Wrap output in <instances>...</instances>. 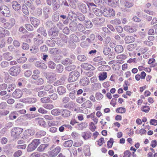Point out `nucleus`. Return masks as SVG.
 <instances>
[{"mask_svg":"<svg viewBox=\"0 0 157 157\" xmlns=\"http://www.w3.org/2000/svg\"><path fill=\"white\" fill-rule=\"evenodd\" d=\"M23 130L22 129L19 128H13L11 131V136L15 139L22 138V137H21V134Z\"/></svg>","mask_w":157,"mask_h":157,"instance_id":"1","label":"nucleus"},{"mask_svg":"<svg viewBox=\"0 0 157 157\" xmlns=\"http://www.w3.org/2000/svg\"><path fill=\"white\" fill-rule=\"evenodd\" d=\"M79 76V72L77 71H72L69 73L68 81L70 82H74L78 79Z\"/></svg>","mask_w":157,"mask_h":157,"instance_id":"2","label":"nucleus"},{"mask_svg":"<svg viewBox=\"0 0 157 157\" xmlns=\"http://www.w3.org/2000/svg\"><path fill=\"white\" fill-rule=\"evenodd\" d=\"M40 143V140L36 139L34 140L27 147L28 152H31L34 150Z\"/></svg>","mask_w":157,"mask_h":157,"instance_id":"3","label":"nucleus"},{"mask_svg":"<svg viewBox=\"0 0 157 157\" xmlns=\"http://www.w3.org/2000/svg\"><path fill=\"white\" fill-rule=\"evenodd\" d=\"M9 74L13 76H16L20 73V67L18 66H15L12 67L8 71Z\"/></svg>","mask_w":157,"mask_h":157,"instance_id":"4","label":"nucleus"},{"mask_svg":"<svg viewBox=\"0 0 157 157\" xmlns=\"http://www.w3.org/2000/svg\"><path fill=\"white\" fill-rule=\"evenodd\" d=\"M45 76L48 80V82L49 83H52L56 80V74L54 73H47Z\"/></svg>","mask_w":157,"mask_h":157,"instance_id":"5","label":"nucleus"},{"mask_svg":"<svg viewBox=\"0 0 157 157\" xmlns=\"http://www.w3.org/2000/svg\"><path fill=\"white\" fill-rule=\"evenodd\" d=\"M0 11L4 16L9 17L10 15L9 9L5 5H3L0 7Z\"/></svg>","mask_w":157,"mask_h":157,"instance_id":"6","label":"nucleus"},{"mask_svg":"<svg viewBox=\"0 0 157 157\" xmlns=\"http://www.w3.org/2000/svg\"><path fill=\"white\" fill-rule=\"evenodd\" d=\"M103 14L106 17H111L115 15L114 11L113 9L110 8L104 9Z\"/></svg>","mask_w":157,"mask_h":157,"instance_id":"7","label":"nucleus"},{"mask_svg":"<svg viewBox=\"0 0 157 157\" xmlns=\"http://www.w3.org/2000/svg\"><path fill=\"white\" fill-rule=\"evenodd\" d=\"M78 8L82 13H86L88 11V8L86 5L82 3H79L78 4Z\"/></svg>","mask_w":157,"mask_h":157,"instance_id":"8","label":"nucleus"},{"mask_svg":"<svg viewBox=\"0 0 157 157\" xmlns=\"http://www.w3.org/2000/svg\"><path fill=\"white\" fill-rule=\"evenodd\" d=\"M61 148L59 146H57L54 149L51 150L48 152L49 155L52 157H55L60 152Z\"/></svg>","mask_w":157,"mask_h":157,"instance_id":"9","label":"nucleus"},{"mask_svg":"<svg viewBox=\"0 0 157 157\" xmlns=\"http://www.w3.org/2000/svg\"><path fill=\"white\" fill-rule=\"evenodd\" d=\"M83 69L93 71L95 69V67L90 64L87 63H83L81 65Z\"/></svg>","mask_w":157,"mask_h":157,"instance_id":"10","label":"nucleus"},{"mask_svg":"<svg viewBox=\"0 0 157 157\" xmlns=\"http://www.w3.org/2000/svg\"><path fill=\"white\" fill-rule=\"evenodd\" d=\"M59 32L57 30V28L54 27L51 28L48 32L49 36H56L58 35Z\"/></svg>","mask_w":157,"mask_h":157,"instance_id":"11","label":"nucleus"},{"mask_svg":"<svg viewBox=\"0 0 157 157\" xmlns=\"http://www.w3.org/2000/svg\"><path fill=\"white\" fill-rule=\"evenodd\" d=\"M30 20L31 24L34 27H37L40 23V20L35 17H30Z\"/></svg>","mask_w":157,"mask_h":157,"instance_id":"12","label":"nucleus"},{"mask_svg":"<svg viewBox=\"0 0 157 157\" xmlns=\"http://www.w3.org/2000/svg\"><path fill=\"white\" fill-rule=\"evenodd\" d=\"M22 95V92L21 90L17 89L12 94L13 97L16 98H21Z\"/></svg>","mask_w":157,"mask_h":157,"instance_id":"13","label":"nucleus"},{"mask_svg":"<svg viewBox=\"0 0 157 157\" xmlns=\"http://www.w3.org/2000/svg\"><path fill=\"white\" fill-rule=\"evenodd\" d=\"M51 10L50 7L48 6H45L43 8V13L44 17L45 19L48 18L49 17V13Z\"/></svg>","mask_w":157,"mask_h":157,"instance_id":"14","label":"nucleus"},{"mask_svg":"<svg viewBox=\"0 0 157 157\" xmlns=\"http://www.w3.org/2000/svg\"><path fill=\"white\" fill-rule=\"evenodd\" d=\"M90 83L89 78L86 77H83L80 80L79 83L82 86H86L88 85Z\"/></svg>","mask_w":157,"mask_h":157,"instance_id":"15","label":"nucleus"},{"mask_svg":"<svg viewBox=\"0 0 157 157\" xmlns=\"http://www.w3.org/2000/svg\"><path fill=\"white\" fill-rule=\"evenodd\" d=\"M36 99L35 98H27L24 100L25 103L30 104L34 103L36 102Z\"/></svg>","mask_w":157,"mask_h":157,"instance_id":"16","label":"nucleus"},{"mask_svg":"<svg viewBox=\"0 0 157 157\" xmlns=\"http://www.w3.org/2000/svg\"><path fill=\"white\" fill-rule=\"evenodd\" d=\"M13 9L16 11H18L21 8V5L16 1H13L11 3Z\"/></svg>","mask_w":157,"mask_h":157,"instance_id":"17","label":"nucleus"},{"mask_svg":"<svg viewBox=\"0 0 157 157\" xmlns=\"http://www.w3.org/2000/svg\"><path fill=\"white\" fill-rule=\"evenodd\" d=\"M124 30L129 33H133L136 31V29L135 27L133 26L126 25L124 27Z\"/></svg>","mask_w":157,"mask_h":157,"instance_id":"18","label":"nucleus"},{"mask_svg":"<svg viewBox=\"0 0 157 157\" xmlns=\"http://www.w3.org/2000/svg\"><path fill=\"white\" fill-rule=\"evenodd\" d=\"M68 17L71 20H76L77 18V14L74 11H71L68 13Z\"/></svg>","mask_w":157,"mask_h":157,"instance_id":"19","label":"nucleus"},{"mask_svg":"<svg viewBox=\"0 0 157 157\" xmlns=\"http://www.w3.org/2000/svg\"><path fill=\"white\" fill-rule=\"evenodd\" d=\"M39 50L38 47L37 45H36L35 44L30 47V51L31 53L33 54H36L38 52Z\"/></svg>","mask_w":157,"mask_h":157,"instance_id":"20","label":"nucleus"},{"mask_svg":"<svg viewBox=\"0 0 157 157\" xmlns=\"http://www.w3.org/2000/svg\"><path fill=\"white\" fill-rule=\"evenodd\" d=\"M49 145V144H41L38 147L37 150L39 151H43L48 147Z\"/></svg>","mask_w":157,"mask_h":157,"instance_id":"21","label":"nucleus"},{"mask_svg":"<svg viewBox=\"0 0 157 157\" xmlns=\"http://www.w3.org/2000/svg\"><path fill=\"white\" fill-rule=\"evenodd\" d=\"M114 50L116 53H120L123 51L124 48L122 45H117L115 47Z\"/></svg>","mask_w":157,"mask_h":157,"instance_id":"22","label":"nucleus"},{"mask_svg":"<svg viewBox=\"0 0 157 157\" xmlns=\"http://www.w3.org/2000/svg\"><path fill=\"white\" fill-rule=\"evenodd\" d=\"M37 32L39 33H40L44 36L46 37L47 36V31L44 27H40L37 30Z\"/></svg>","mask_w":157,"mask_h":157,"instance_id":"23","label":"nucleus"},{"mask_svg":"<svg viewBox=\"0 0 157 157\" xmlns=\"http://www.w3.org/2000/svg\"><path fill=\"white\" fill-rule=\"evenodd\" d=\"M92 103L91 101L89 100H87L81 105V106L88 108H90L92 106Z\"/></svg>","mask_w":157,"mask_h":157,"instance_id":"24","label":"nucleus"},{"mask_svg":"<svg viewBox=\"0 0 157 157\" xmlns=\"http://www.w3.org/2000/svg\"><path fill=\"white\" fill-rule=\"evenodd\" d=\"M91 133L90 132H86L82 133V136L85 140H87L91 137Z\"/></svg>","mask_w":157,"mask_h":157,"instance_id":"25","label":"nucleus"},{"mask_svg":"<svg viewBox=\"0 0 157 157\" xmlns=\"http://www.w3.org/2000/svg\"><path fill=\"white\" fill-rule=\"evenodd\" d=\"M57 91L59 95H63L66 92V88L63 86H59L57 88Z\"/></svg>","mask_w":157,"mask_h":157,"instance_id":"26","label":"nucleus"},{"mask_svg":"<svg viewBox=\"0 0 157 157\" xmlns=\"http://www.w3.org/2000/svg\"><path fill=\"white\" fill-rule=\"evenodd\" d=\"M3 56L5 59L8 61L12 60L13 58L11 54L9 52L4 53Z\"/></svg>","mask_w":157,"mask_h":157,"instance_id":"27","label":"nucleus"},{"mask_svg":"<svg viewBox=\"0 0 157 157\" xmlns=\"http://www.w3.org/2000/svg\"><path fill=\"white\" fill-rule=\"evenodd\" d=\"M52 9L54 11L58 10L60 7L59 2L57 0L52 3Z\"/></svg>","mask_w":157,"mask_h":157,"instance_id":"28","label":"nucleus"},{"mask_svg":"<svg viewBox=\"0 0 157 157\" xmlns=\"http://www.w3.org/2000/svg\"><path fill=\"white\" fill-rule=\"evenodd\" d=\"M135 39L132 36H127L124 38V40L125 43H130L134 41Z\"/></svg>","mask_w":157,"mask_h":157,"instance_id":"29","label":"nucleus"},{"mask_svg":"<svg viewBox=\"0 0 157 157\" xmlns=\"http://www.w3.org/2000/svg\"><path fill=\"white\" fill-rule=\"evenodd\" d=\"M40 101L43 103L47 104L49 103H52V101L50 100V98L48 97H45L40 99Z\"/></svg>","mask_w":157,"mask_h":157,"instance_id":"30","label":"nucleus"},{"mask_svg":"<svg viewBox=\"0 0 157 157\" xmlns=\"http://www.w3.org/2000/svg\"><path fill=\"white\" fill-rule=\"evenodd\" d=\"M69 27L71 31H75L77 29V23L74 22H71L69 24Z\"/></svg>","mask_w":157,"mask_h":157,"instance_id":"31","label":"nucleus"},{"mask_svg":"<svg viewBox=\"0 0 157 157\" xmlns=\"http://www.w3.org/2000/svg\"><path fill=\"white\" fill-rule=\"evenodd\" d=\"M52 19L53 21H57L59 19V15L57 12H54L52 16Z\"/></svg>","mask_w":157,"mask_h":157,"instance_id":"32","label":"nucleus"},{"mask_svg":"<svg viewBox=\"0 0 157 157\" xmlns=\"http://www.w3.org/2000/svg\"><path fill=\"white\" fill-rule=\"evenodd\" d=\"M93 11L94 14L97 16H100L102 15L103 14V12L100 9L96 8H94Z\"/></svg>","mask_w":157,"mask_h":157,"instance_id":"33","label":"nucleus"},{"mask_svg":"<svg viewBox=\"0 0 157 157\" xmlns=\"http://www.w3.org/2000/svg\"><path fill=\"white\" fill-rule=\"evenodd\" d=\"M78 60L81 62H85L87 60V58L83 55H78L77 57Z\"/></svg>","mask_w":157,"mask_h":157,"instance_id":"34","label":"nucleus"},{"mask_svg":"<svg viewBox=\"0 0 157 157\" xmlns=\"http://www.w3.org/2000/svg\"><path fill=\"white\" fill-rule=\"evenodd\" d=\"M73 144V141L71 140H69L65 141L63 144V146L66 147H71Z\"/></svg>","mask_w":157,"mask_h":157,"instance_id":"35","label":"nucleus"},{"mask_svg":"<svg viewBox=\"0 0 157 157\" xmlns=\"http://www.w3.org/2000/svg\"><path fill=\"white\" fill-rule=\"evenodd\" d=\"M107 77V73L106 72H102L99 74V77L100 80H105Z\"/></svg>","mask_w":157,"mask_h":157,"instance_id":"36","label":"nucleus"},{"mask_svg":"<svg viewBox=\"0 0 157 157\" xmlns=\"http://www.w3.org/2000/svg\"><path fill=\"white\" fill-rule=\"evenodd\" d=\"M71 112L67 109H63L62 116L63 117H67L70 116Z\"/></svg>","mask_w":157,"mask_h":157,"instance_id":"37","label":"nucleus"},{"mask_svg":"<svg viewBox=\"0 0 157 157\" xmlns=\"http://www.w3.org/2000/svg\"><path fill=\"white\" fill-rule=\"evenodd\" d=\"M75 104L73 101H70L68 103L64 105H63L64 107L71 109L73 108L75 106Z\"/></svg>","mask_w":157,"mask_h":157,"instance_id":"38","label":"nucleus"},{"mask_svg":"<svg viewBox=\"0 0 157 157\" xmlns=\"http://www.w3.org/2000/svg\"><path fill=\"white\" fill-rule=\"evenodd\" d=\"M76 87V84L75 83H71L67 85V87L69 90H72L75 89Z\"/></svg>","mask_w":157,"mask_h":157,"instance_id":"39","label":"nucleus"},{"mask_svg":"<svg viewBox=\"0 0 157 157\" xmlns=\"http://www.w3.org/2000/svg\"><path fill=\"white\" fill-rule=\"evenodd\" d=\"M22 12L23 13L26 15H28L29 14V11L28 7L25 4H24L22 6Z\"/></svg>","mask_w":157,"mask_h":157,"instance_id":"40","label":"nucleus"},{"mask_svg":"<svg viewBox=\"0 0 157 157\" xmlns=\"http://www.w3.org/2000/svg\"><path fill=\"white\" fill-rule=\"evenodd\" d=\"M137 44H131L127 46V49L129 51H132L136 47Z\"/></svg>","mask_w":157,"mask_h":157,"instance_id":"41","label":"nucleus"},{"mask_svg":"<svg viewBox=\"0 0 157 157\" xmlns=\"http://www.w3.org/2000/svg\"><path fill=\"white\" fill-rule=\"evenodd\" d=\"M51 113L54 116H58L60 114L61 110L59 109H56L52 110Z\"/></svg>","mask_w":157,"mask_h":157,"instance_id":"42","label":"nucleus"},{"mask_svg":"<svg viewBox=\"0 0 157 157\" xmlns=\"http://www.w3.org/2000/svg\"><path fill=\"white\" fill-rule=\"evenodd\" d=\"M49 53L51 54L56 55L59 54V52L58 49L57 48H51L49 51Z\"/></svg>","mask_w":157,"mask_h":157,"instance_id":"43","label":"nucleus"},{"mask_svg":"<svg viewBox=\"0 0 157 157\" xmlns=\"http://www.w3.org/2000/svg\"><path fill=\"white\" fill-rule=\"evenodd\" d=\"M44 82V81L42 78H39L37 80L34 82V83L37 85H41Z\"/></svg>","mask_w":157,"mask_h":157,"instance_id":"44","label":"nucleus"},{"mask_svg":"<svg viewBox=\"0 0 157 157\" xmlns=\"http://www.w3.org/2000/svg\"><path fill=\"white\" fill-rule=\"evenodd\" d=\"M45 43L47 45L50 47L54 46L55 45V42L51 38L50 40H47Z\"/></svg>","mask_w":157,"mask_h":157,"instance_id":"45","label":"nucleus"},{"mask_svg":"<svg viewBox=\"0 0 157 157\" xmlns=\"http://www.w3.org/2000/svg\"><path fill=\"white\" fill-rule=\"evenodd\" d=\"M77 18L80 21H83L85 20V17L82 13H77Z\"/></svg>","mask_w":157,"mask_h":157,"instance_id":"46","label":"nucleus"},{"mask_svg":"<svg viewBox=\"0 0 157 157\" xmlns=\"http://www.w3.org/2000/svg\"><path fill=\"white\" fill-rule=\"evenodd\" d=\"M51 56H48L47 55L43 54V56L42 58V59L45 61L46 63H47L51 60Z\"/></svg>","mask_w":157,"mask_h":157,"instance_id":"47","label":"nucleus"},{"mask_svg":"<svg viewBox=\"0 0 157 157\" xmlns=\"http://www.w3.org/2000/svg\"><path fill=\"white\" fill-rule=\"evenodd\" d=\"M124 6L127 8H130L132 7L133 5V2H130L128 1H125L124 2L123 4Z\"/></svg>","mask_w":157,"mask_h":157,"instance_id":"48","label":"nucleus"},{"mask_svg":"<svg viewBox=\"0 0 157 157\" xmlns=\"http://www.w3.org/2000/svg\"><path fill=\"white\" fill-rule=\"evenodd\" d=\"M85 25L86 28H91L93 26V24L89 20L85 21Z\"/></svg>","mask_w":157,"mask_h":157,"instance_id":"49","label":"nucleus"},{"mask_svg":"<svg viewBox=\"0 0 157 157\" xmlns=\"http://www.w3.org/2000/svg\"><path fill=\"white\" fill-rule=\"evenodd\" d=\"M72 63V61L69 58H67L65 60H63L62 61V63L63 64L66 65L69 64H71Z\"/></svg>","mask_w":157,"mask_h":157,"instance_id":"50","label":"nucleus"},{"mask_svg":"<svg viewBox=\"0 0 157 157\" xmlns=\"http://www.w3.org/2000/svg\"><path fill=\"white\" fill-rule=\"evenodd\" d=\"M76 66L74 65H71L65 67V70L68 71H70L75 69Z\"/></svg>","mask_w":157,"mask_h":157,"instance_id":"51","label":"nucleus"},{"mask_svg":"<svg viewBox=\"0 0 157 157\" xmlns=\"http://www.w3.org/2000/svg\"><path fill=\"white\" fill-rule=\"evenodd\" d=\"M70 38L73 41L75 42H77L79 41L78 38L75 34H71L70 36Z\"/></svg>","mask_w":157,"mask_h":157,"instance_id":"52","label":"nucleus"},{"mask_svg":"<svg viewBox=\"0 0 157 157\" xmlns=\"http://www.w3.org/2000/svg\"><path fill=\"white\" fill-rule=\"evenodd\" d=\"M48 65V67L49 68L52 69H54L55 68L56 64L51 60L47 63Z\"/></svg>","mask_w":157,"mask_h":157,"instance_id":"53","label":"nucleus"},{"mask_svg":"<svg viewBox=\"0 0 157 157\" xmlns=\"http://www.w3.org/2000/svg\"><path fill=\"white\" fill-rule=\"evenodd\" d=\"M106 3L112 7H116V5L114 3L113 1L111 0H103Z\"/></svg>","mask_w":157,"mask_h":157,"instance_id":"54","label":"nucleus"},{"mask_svg":"<svg viewBox=\"0 0 157 157\" xmlns=\"http://www.w3.org/2000/svg\"><path fill=\"white\" fill-rule=\"evenodd\" d=\"M111 49L109 47H105L103 49V53L105 55H107L109 53L111 52Z\"/></svg>","mask_w":157,"mask_h":157,"instance_id":"55","label":"nucleus"},{"mask_svg":"<svg viewBox=\"0 0 157 157\" xmlns=\"http://www.w3.org/2000/svg\"><path fill=\"white\" fill-rule=\"evenodd\" d=\"M63 66L60 64L58 65L56 67V70L57 72L61 73L63 71Z\"/></svg>","mask_w":157,"mask_h":157,"instance_id":"56","label":"nucleus"},{"mask_svg":"<svg viewBox=\"0 0 157 157\" xmlns=\"http://www.w3.org/2000/svg\"><path fill=\"white\" fill-rule=\"evenodd\" d=\"M46 134V132L44 131H40L36 133V135L37 137H40L42 136L45 135Z\"/></svg>","mask_w":157,"mask_h":157,"instance_id":"57","label":"nucleus"},{"mask_svg":"<svg viewBox=\"0 0 157 157\" xmlns=\"http://www.w3.org/2000/svg\"><path fill=\"white\" fill-rule=\"evenodd\" d=\"M79 126V128L80 130H82L83 128H86L87 127V124L86 122H82L81 123L78 124Z\"/></svg>","mask_w":157,"mask_h":157,"instance_id":"58","label":"nucleus"},{"mask_svg":"<svg viewBox=\"0 0 157 157\" xmlns=\"http://www.w3.org/2000/svg\"><path fill=\"white\" fill-rule=\"evenodd\" d=\"M54 23L51 21H47L45 25L47 28H53V26Z\"/></svg>","mask_w":157,"mask_h":157,"instance_id":"59","label":"nucleus"},{"mask_svg":"<svg viewBox=\"0 0 157 157\" xmlns=\"http://www.w3.org/2000/svg\"><path fill=\"white\" fill-rule=\"evenodd\" d=\"M96 98L98 100H101L103 97V95L100 93H97L95 95Z\"/></svg>","mask_w":157,"mask_h":157,"instance_id":"60","label":"nucleus"},{"mask_svg":"<svg viewBox=\"0 0 157 157\" xmlns=\"http://www.w3.org/2000/svg\"><path fill=\"white\" fill-rule=\"evenodd\" d=\"M76 93V92L75 90H72L70 93L69 96L71 99L74 100L75 98V94Z\"/></svg>","mask_w":157,"mask_h":157,"instance_id":"61","label":"nucleus"},{"mask_svg":"<svg viewBox=\"0 0 157 157\" xmlns=\"http://www.w3.org/2000/svg\"><path fill=\"white\" fill-rule=\"evenodd\" d=\"M110 23L113 25H117L120 24L121 21L119 19H116L111 21Z\"/></svg>","mask_w":157,"mask_h":157,"instance_id":"62","label":"nucleus"},{"mask_svg":"<svg viewBox=\"0 0 157 157\" xmlns=\"http://www.w3.org/2000/svg\"><path fill=\"white\" fill-rule=\"evenodd\" d=\"M45 90L48 91L51 90L53 87L52 85L50 84L45 85L44 86H43Z\"/></svg>","mask_w":157,"mask_h":157,"instance_id":"63","label":"nucleus"},{"mask_svg":"<svg viewBox=\"0 0 157 157\" xmlns=\"http://www.w3.org/2000/svg\"><path fill=\"white\" fill-rule=\"evenodd\" d=\"M77 28L80 32H83L85 29L84 27L81 24H77Z\"/></svg>","mask_w":157,"mask_h":157,"instance_id":"64","label":"nucleus"}]
</instances>
